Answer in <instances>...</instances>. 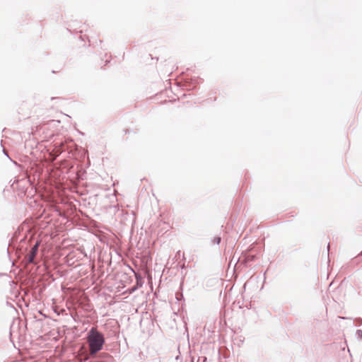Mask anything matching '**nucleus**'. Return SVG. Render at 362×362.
<instances>
[{"instance_id": "f257e3e1", "label": "nucleus", "mask_w": 362, "mask_h": 362, "mask_svg": "<svg viewBox=\"0 0 362 362\" xmlns=\"http://www.w3.org/2000/svg\"><path fill=\"white\" fill-rule=\"evenodd\" d=\"M90 353L91 355L95 354L102 349L104 344V338L102 334L95 329L92 328L89 332L88 337Z\"/></svg>"}, {"instance_id": "f03ea898", "label": "nucleus", "mask_w": 362, "mask_h": 362, "mask_svg": "<svg viewBox=\"0 0 362 362\" xmlns=\"http://www.w3.org/2000/svg\"><path fill=\"white\" fill-rule=\"evenodd\" d=\"M39 247V243L37 242L35 245L32 247L31 251L28 255V261L29 263H34L35 257L37 255Z\"/></svg>"}, {"instance_id": "7ed1b4c3", "label": "nucleus", "mask_w": 362, "mask_h": 362, "mask_svg": "<svg viewBox=\"0 0 362 362\" xmlns=\"http://www.w3.org/2000/svg\"><path fill=\"white\" fill-rule=\"evenodd\" d=\"M216 241L217 244H218L220 243V241H221V238H217L216 239Z\"/></svg>"}]
</instances>
